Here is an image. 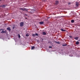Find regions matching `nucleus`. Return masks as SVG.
Returning a JSON list of instances; mask_svg holds the SVG:
<instances>
[{"label":"nucleus","instance_id":"7ed1b4c3","mask_svg":"<svg viewBox=\"0 0 80 80\" xmlns=\"http://www.w3.org/2000/svg\"><path fill=\"white\" fill-rule=\"evenodd\" d=\"M29 13H30V14H33V10H32L31 12H30Z\"/></svg>","mask_w":80,"mask_h":80},{"label":"nucleus","instance_id":"f03ea898","mask_svg":"<svg viewBox=\"0 0 80 80\" xmlns=\"http://www.w3.org/2000/svg\"><path fill=\"white\" fill-rule=\"evenodd\" d=\"M59 3V2L58 1H55V5H58Z\"/></svg>","mask_w":80,"mask_h":80},{"label":"nucleus","instance_id":"20e7f679","mask_svg":"<svg viewBox=\"0 0 80 80\" xmlns=\"http://www.w3.org/2000/svg\"><path fill=\"white\" fill-rule=\"evenodd\" d=\"M76 5L77 7H78L79 5V3L78 2H76Z\"/></svg>","mask_w":80,"mask_h":80},{"label":"nucleus","instance_id":"6ab92c4d","mask_svg":"<svg viewBox=\"0 0 80 80\" xmlns=\"http://www.w3.org/2000/svg\"><path fill=\"white\" fill-rule=\"evenodd\" d=\"M69 37L70 38H73V37L71 36H69Z\"/></svg>","mask_w":80,"mask_h":80},{"label":"nucleus","instance_id":"4be33fe9","mask_svg":"<svg viewBox=\"0 0 80 80\" xmlns=\"http://www.w3.org/2000/svg\"><path fill=\"white\" fill-rule=\"evenodd\" d=\"M49 48H52V47L49 46Z\"/></svg>","mask_w":80,"mask_h":80},{"label":"nucleus","instance_id":"f257e3e1","mask_svg":"<svg viewBox=\"0 0 80 80\" xmlns=\"http://www.w3.org/2000/svg\"><path fill=\"white\" fill-rule=\"evenodd\" d=\"M23 22H21L20 23V27H23Z\"/></svg>","mask_w":80,"mask_h":80},{"label":"nucleus","instance_id":"423d86ee","mask_svg":"<svg viewBox=\"0 0 80 80\" xmlns=\"http://www.w3.org/2000/svg\"><path fill=\"white\" fill-rule=\"evenodd\" d=\"M24 11H26V12H28V9L24 8Z\"/></svg>","mask_w":80,"mask_h":80},{"label":"nucleus","instance_id":"dca6fc26","mask_svg":"<svg viewBox=\"0 0 80 80\" xmlns=\"http://www.w3.org/2000/svg\"><path fill=\"white\" fill-rule=\"evenodd\" d=\"M26 37H29V34L28 33L26 34Z\"/></svg>","mask_w":80,"mask_h":80},{"label":"nucleus","instance_id":"6e6552de","mask_svg":"<svg viewBox=\"0 0 80 80\" xmlns=\"http://www.w3.org/2000/svg\"><path fill=\"white\" fill-rule=\"evenodd\" d=\"M55 43H58V44H60V42H57L56 41H54Z\"/></svg>","mask_w":80,"mask_h":80},{"label":"nucleus","instance_id":"bb28decb","mask_svg":"<svg viewBox=\"0 0 80 80\" xmlns=\"http://www.w3.org/2000/svg\"><path fill=\"white\" fill-rule=\"evenodd\" d=\"M44 0V1H45V0Z\"/></svg>","mask_w":80,"mask_h":80},{"label":"nucleus","instance_id":"393cba45","mask_svg":"<svg viewBox=\"0 0 80 80\" xmlns=\"http://www.w3.org/2000/svg\"><path fill=\"white\" fill-rule=\"evenodd\" d=\"M15 28V27H13L12 28V29H14Z\"/></svg>","mask_w":80,"mask_h":80},{"label":"nucleus","instance_id":"0eeeda50","mask_svg":"<svg viewBox=\"0 0 80 80\" xmlns=\"http://www.w3.org/2000/svg\"><path fill=\"white\" fill-rule=\"evenodd\" d=\"M43 22H40L39 24L41 25H42V24H43Z\"/></svg>","mask_w":80,"mask_h":80},{"label":"nucleus","instance_id":"aec40b11","mask_svg":"<svg viewBox=\"0 0 80 80\" xmlns=\"http://www.w3.org/2000/svg\"><path fill=\"white\" fill-rule=\"evenodd\" d=\"M74 39H78V37L74 38Z\"/></svg>","mask_w":80,"mask_h":80},{"label":"nucleus","instance_id":"b1692460","mask_svg":"<svg viewBox=\"0 0 80 80\" xmlns=\"http://www.w3.org/2000/svg\"><path fill=\"white\" fill-rule=\"evenodd\" d=\"M68 5H70V4H71V3L70 2H69L68 3Z\"/></svg>","mask_w":80,"mask_h":80},{"label":"nucleus","instance_id":"412c9836","mask_svg":"<svg viewBox=\"0 0 80 80\" xmlns=\"http://www.w3.org/2000/svg\"><path fill=\"white\" fill-rule=\"evenodd\" d=\"M36 36H38V34L36 33V34H35Z\"/></svg>","mask_w":80,"mask_h":80},{"label":"nucleus","instance_id":"4468645a","mask_svg":"<svg viewBox=\"0 0 80 80\" xmlns=\"http://www.w3.org/2000/svg\"><path fill=\"white\" fill-rule=\"evenodd\" d=\"M61 31H62V32H65V31H66L65 30H63V29H62V28H61Z\"/></svg>","mask_w":80,"mask_h":80},{"label":"nucleus","instance_id":"9b49d317","mask_svg":"<svg viewBox=\"0 0 80 80\" xmlns=\"http://www.w3.org/2000/svg\"><path fill=\"white\" fill-rule=\"evenodd\" d=\"M76 45H78V44H79V42L77 41L76 43Z\"/></svg>","mask_w":80,"mask_h":80},{"label":"nucleus","instance_id":"c85d7f7f","mask_svg":"<svg viewBox=\"0 0 80 80\" xmlns=\"http://www.w3.org/2000/svg\"><path fill=\"white\" fill-rule=\"evenodd\" d=\"M2 29H1V30Z\"/></svg>","mask_w":80,"mask_h":80},{"label":"nucleus","instance_id":"f8f14e48","mask_svg":"<svg viewBox=\"0 0 80 80\" xmlns=\"http://www.w3.org/2000/svg\"><path fill=\"white\" fill-rule=\"evenodd\" d=\"M42 34L43 35H46V32H42Z\"/></svg>","mask_w":80,"mask_h":80},{"label":"nucleus","instance_id":"cd10ccee","mask_svg":"<svg viewBox=\"0 0 80 80\" xmlns=\"http://www.w3.org/2000/svg\"><path fill=\"white\" fill-rule=\"evenodd\" d=\"M79 26H80V25H79Z\"/></svg>","mask_w":80,"mask_h":80},{"label":"nucleus","instance_id":"39448f33","mask_svg":"<svg viewBox=\"0 0 80 80\" xmlns=\"http://www.w3.org/2000/svg\"><path fill=\"white\" fill-rule=\"evenodd\" d=\"M7 30H9V32H10V31L11 30V29H10V28H7Z\"/></svg>","mask_w":80,"mask_h":80},{"label":"nucleus","instance_id":"2eb2a0df","mask_svg":"<svg viewBox=\"0 0 80 80\" xmlns=\"http://www.w3.org/2000/svg\"><path fill=\"white\" fill-rule=\"evenodd\" d=\"M34 48H35V47L32 46L31 48V50H33V49H34Z\"/></svg>","mask_w":80,"mask_h":80},{"label":"nucleus","instance_id":"a211bd4d","mask_svg":"<svg viewBox=\"0 0 80 80\" xmlns=\"http://www.w3.org/2000/svg\"><path fill=\"white\" fill-rule=\"evenodd\" d=\"M32 36H33V37H35V34H32Z\"/></svg>","mask_w":80,"mask_h":80},{"label":"nucleus","instance_id":"a878e982","mask_svg":"<svg viewBox=\"0 0 80 80\" xmlns=\"http://www.w3.org/2000/svg\"><path fill=\"white\" fill-rule=\"evenodd\" d=\"M2 7H4V5H3V6H2Z\"/></svg>","mask_w":80,"mask_h":80},{"label":"nucleus","instance_id":"ddd939ff","mask_svg":"<svg viewBox=\"0 0 80 80\" xmlns=\"http://www.w3.org/2000/svg\"><path fill=\"white\" fill-rule=\"evenodd\" d=\"M71 23H74V22H75V21L73 20H72L71 21Z\"/></svg>","mask_w":80,"mask_h":80},{"label":"nucleus","instance_id":"1a4fd4ad","mask_svg":"<svg viewBox=\"0 0 80 80\" xmlns=\"http://www.w3.org/2000/svg\"><path fill=\"white\" fill-rule=\"evenodd\" d=\"M24 8H20V10H23V11H24Z\"/></svg>","mask_w":80,"mask_h":80},{"label":"nucleus","instance_id":"f3484780","mask_svg":"<svg viewBox=\"0 0 80 80\" xmlns=\"http://www.w3.org/2000/svg\"><path fill=\"white\" fill-rule=\"evenodd\" d=\"M6 32V31H2V32H1V33H5Z\"/></svg>","mask_w":80,"mask_h":80},{"label":"nucleus","instance_id":"5701e85b","mask_svg":"<svg viewBox=\"0 0 80 80\" xmlns=\"http://www.w3.org/2000/svg\"><path fill=\"white\" fill-rule=\"evenodd\" d=\"M18 36L19 38H20V35L19 34H18Z\"/></svg>","mask_w":80,"mask_h":80},{"label":"nucleus","instance_id":"9d476101","mask_svg":"<svg viewBox=\"0 0 80 80\" xmlns=\"http://www.w3.org/2000/svg\"><path fill=\"white\" fill-rule=\"evenodd\" d=\"M67 44L62 45V46L63 47H65V46H67Z\"/></svg>","mask_w":80,"mask_h":80}]
</instances>
